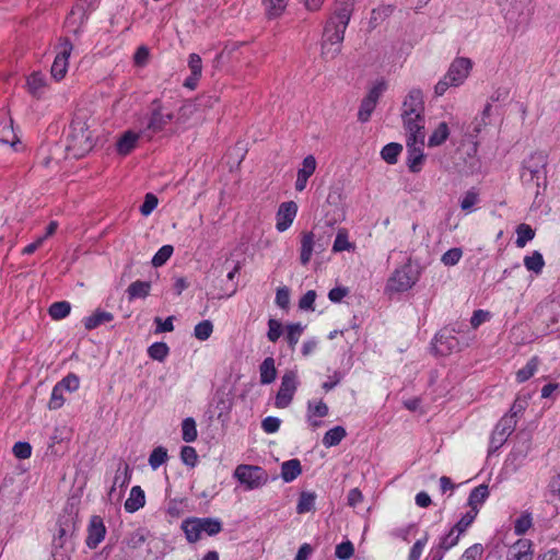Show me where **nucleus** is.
Wrapping results in <instances>:
<instances>
[{"mask_svg":"<svg viewBox=\"0 0 560 560\" xmlns=\"http://www.w3.org/2000/svg\"><path fill=\"white\" fill-rule=\"evenodd\" d=\"M351 12L352 3L350 0L337 2V8L328 20L323 34L322 56L326 60H332L341 52L345 32L349 24Z\"/></svg>","mask_w":560,"mask_h":560,"instance_id":"obj_1","label":"nucleus"},{"mask_svg":"<svg viewBox=\"0 0 560 560\" xmlns=\"http://www.w3.org/2000/svg\"><path fill=\"white\" fill-rule=\"evenodd\" d=\"M401 119L406 132L424 131V95L422 90L412 88L401 104Z\"/></svg>","mask_w":560,"mask_h":560,"instance_id":"obj_2","label":"nucleus"},{"mask_svg":"<svg viewBox=\"0 0 560 560\" xmlns=\"http://www.w3.org/2000/svg\"><path fill=\"white\" fill-rule=\"evenodd\" d=\"M182 529L189 542H196L200 539L202 533L208 536L219 534L222 530V523L212 517H191L183 521Z\"/></svg>","mask_w":560,"mask_h":560,"instance_id":"obj_3","label":"nucleus"},{"mask_svg":"<svg viewBox=\"0 0 560 560\" xmlns=\"http://www.w3.org/2000/svg\"><path fill=\"white\" fill-rule=\"evenodd\" d=\"M407 136V165L412 173H419L424 162L423 145L425 132L420 131H408Z\"/></svg>","mask_w":560,"mask_h":560,"instance_id":"obj_4","label":"nucleus"},{"mask_svg":"<svg viewBox=\"0 0 560 560\" xmlns=\"http://www.w3.org/2000/svg\"><path fill=\"white\" fill-rule=\"evenodd\" d=\"M234 477L247 490L258 489L268 482L266 470L254 465H238L234 470Z\"/></svg>","mask_w":560,"mask_h":560,"instance_id":"obj_5","label":"nucleus"},{"mask_svg":"<svg viewBox=\"0 0 560 560\" xmlns=\"http://www.w3.org/2000/svg\"><path fill=\"white\" fill-rule=\"evenodd\" d=\"M418 277L411 265L397 268L387 281V290L390 292H405L412 288Z\"/></svg>","mask_w":560,"mask_h":560,"instance_id":"obj_6","label":"nucleus"},{"mask_svg":"<svg viewBox=\"0 0 560 560\" xmlns=\"http://www.w3.org/2000/svg\"><path fill=\"white\" fill-rule=\"evenodd\" d=\"M298 371L289 370L281 377L280 388L276 396L275 405L277 408H287L296 392L298 388Z\"/></svg>","mask_w":560,"mask_h":560,"instance_id":"obj_7","label":"nucleus"},{"mask_svg":"<svg viewBox=\"0 0 560 560\" xmlns=\"http://www.w3.org/2000/svg\"><path fill=\"white\" fill-rule=\"evenodd\" d=\"M173 117V113L164 112L161 101L156 98L151 103L150 117L142 132L149 131L151 133H156L163 130L166 125L172 121Z\"/></svg>","mask_w":560,"mask_h":560,"instance_id":"obj_8","label":"nucleus"},{"mask_svg":"<svg viewBox=\"0 0 560 560\" xmlns=\"http://www.w3.org/2000/svg\"><path fill=\"white\" fill-rule=\"evenodd\" d=\"M471 69V59L466 57H457L450 65L445 77L448 79L451 84L454 86H459L469 77Z\"/></svg>","mask_w":560,"mask_h":560,"instance_id":"obj_9","label":"nucleus"},{"mask_svg":"<svg viewBox=\"0 0 560 560\" xmlns=\"http://www.w3.org/2000/svg\"><path fill=\"white\" fill-rule=\"evenodd\" d=\"M67 148L74 156H82L91 151L93 142L89 130L83 127H80L79 130L73 128L72 133L69 136Z\"/></svg>","mask_w":560,"mask_h":560,"instance_id":"obj_10","label":"nucleus"},{"mask_svg":"<svg viewBox=\"0 0 560 560\" xmlns=\"http://www.w3.org/2000/svg\"><path fill=\"white\" fill-rule=\"evenodd\" d=\"M72 51V45L69 40H63L59 46V51L51 66V75L56 80H62L68 71L69 57Z\"/></svg>","mask_w":560,"mask_h":560,"instance_id":"obj_11","label":"nucleus"},{"mask_svg":"<svg viewBox=\"0 0 560 560\" xmlns=\"http://www.w3.org/2000/svg\"><path fill=\"white\" fill-rule=\"evenodd\" d=\"M298 212V206L294 201L282 202L276 214V229L279 232L287 231L293 223Z\"/></svg>","mask_w":560,"mask_h":560,"instance_id":"obj_12","label":"nucleus"},{"mask_svg":"<svg viewBox=\"0 0 560 560\" xmlns=\"http://www.w3.org/2000/svg\"><path fill=\"white\" fill-rule=\"evenodd\" d=\"M106 527L101 516L91 517L88 526L86 546L95 549L105 538Z\"/></svg>","mask_w":560,"mask_h":560,"instance_id":"obj_13","label":"nucleus"},{"mask_svg":"<svg viewBox=\"0 0 560 560\" xmlns=\"http://www.w3.org/2000/svg\"><path fill=\"white\" fill-rule=\"evenodd\" d=\"M316 248L315 234L312 231L302 232L300 240V262L303 266L310 264L313 253Z\"/></svg>","mask_w":560,"mask_h":560,"instance_id":"obj_14","label":"nucleus"},{"mask_svg":"<svg viewBox=\"0 0 560 560\" xmlns=\"http://www.w3.org/2000/svg\"><path fill=\"white\" fill-rule=\"evenodd\" d=\"M506 560H533L532 541L518 539L510 547Z\"/></svg>","mask_w":560,"mask_h":560,"instance_id":"obj_15","label":"nucleus"},{"mask_svg":"<svg viewBox=\"0 0 560 560\" xmlns=\"http://www.w3.org/2000/svg\"><path fill=\"white\" fill-rule=\"evenodd\" d=\"M316 170V160L313 155H307L302 162V167L298 171L295 189L303 191L306 187L308 178Z\"/></svg>","mask_w":560,"mask_h":560,"instance_id":"obj_16","label":"nucleus"},{"mask_svg":"<svg viewBox=\"0 0 560 560\" xmlns=\"http://www.w3.org/2000/svg\"><path fill=\"white\" fill-rule=\"evenodd\" d=\"M434 348L436 352L442 355H447L453 351H458L460 349L457 338L444 332L435 337Z\"/></svg>","mask_w":560,"mask_h":560,"instance_id":"obj_17","label":"nucleus"},{"mask_svg":"<svg viewBox=\"0 0 560 560\" xmlns=\"http://www.w3.org/2000/svg\"><path fill=\"white\" fill-rule=\"evenodd\" d=\"M145 504V494L140 486H133L130 489L128 499L125 502V510L128 513H135Z\"/></svg>","mask_w":560,"mask_h":560,"instance_id":"obj_18","label":"nucleus"},{"mask_svg":"<svg viewBox=\"0 0 560 560\" xmlns=\"http://www.w3.org/2000/svg\"><path fill=\"white\" fill-rule=\"evenodd\" d=\"M26 84H27L28 92L37 98L42 97V95L45 93L46 86H47L46 78L40 72L32 73L27 78Z\"/></svg>","mask_w":560,"mask_h":560,"instance_id":"obj_19","label":"nucleus"},{"mask_svg":"<svg viewBox=\"0 0 560 560\" xmlns=\"http://www.w3.org/2000/svg\"><path fill=\"white\" fill-rule=\"evenodd\" d=\"M140 138V133L128 130L117 141V151L119 154L127 155L135 148Z\"/></svg>","mask_w":560,"mask_h":560,"instance_id":"obj_20","label":"nucleus"},{"mask_svg":"<svg viewBox=\"0 0 560 560\" xmlns=\"http://www.w3.org/2000/svg\"><path fill=\"white\" fill-rule=\"evenodd\" d=\"M489 497V488L487 485H480L474 488L468 498V505L470 510H477L483 504Z\"/></svg>","mask_w":560,"mask_h":560,"instance_id":"obj_21","label":"nucleus"},{"mask_svg":"<svg viewBox=\"0 0 560 560\" xmlns=\"http://www.w3.org/2000/svg\"><path fill=\"white\" fill-rule=\"evenodd\" d=\"M302 472L301 463L299 459H290L281 465V478L285 482H291L296 479Z\"/></svg>","mask_w":560,"mask_h":560,"instance_id":"obj_22","label":"nucleus"},{"mask_svg":"<svg viewBox=\"0 0 560 560\" xmlns=\"http://www.w3.org/2000/svg\"><path fill=\"white\" fill-rule=\"evenodd\" d=\"M85 19L86 14L84 8L82 5H77L67 16L66 26L69 28V31L78 33L80 25L83 24Z\"/></svg>","mask_w":560,"mask_h":560,"instance_id":"obj_23","label":"nucleus"},{"mask_svg":"<svg viewBox=\"0 0 560 560\" xmlns=\"http://www.w3.org/2000/svg\"><path fill=\"white\" fill-rule=\"evenodd\" d=\"M260 373V383L261 384H270L277 377V370L275 366L273 358H266L259 366Z\"/></svg>","mask_w":560,"mask_h":560,"instance_id":"obj_24","label":"nucleus"},{"mask_svg":"<svg viewBox=\"0 0 560 560\" xmlns=\"http://www.w3.org/2000/svg\"><path fill=\"white\" fill-rule=\"evenodd\" d=\"M113 319H114V316L112 313L97 310L92 315L84 318V326L86 329L91 330L102 324L109 323Z\"/></svg>","mask_w":560,"mask_h":560,"instance_id":"obj_25","label":"nucleus"},{"mask_svg":"<svg viewBox=\"0 0 560 560\" xmlns=\"http://www.w3.org/2000/svg\"><path fill=\"white\" fill-rule=\"evenodd\" d=\"M290 0H262L266 14L269 19H276L283 14Z\"/></svg>","mask_w":560,"mask_h":560,"instance_id":"obj_26","label":"nucleus"},{"mask_svg":"<svg viewBox=\"0 0 560 560\" xmlns=\"http://www.w3.org/2000/svg\"><path fill=\"white\" fill-rule=\"evenodd\" d=\"M16 136L13 131L12 119L7 115L0 117V142L5 144H14Z\"/></svg>","mask_w":560,"mask_h":560,"instance_id":"obj_27","label":"nucleus"},{"mask_svg":"<svg viewBox=\"0 0 560 560\" xmlns=\"http://www.w3.org/2000/svg\"><path fill=\"white\" fill-rule=\"evenodd\" d=\"M450 136V128L445 121L440 122L432 131L428 140L429 147H439L443 144Z\"/></svg>","mask_w":560,"mask_h":560,"instance_id":"obj_28","label":"nucleus"},{"mask_svg":"<svg viewBox=\"0 0 560 560\" xmlns=\"http://www.w3.org/2000/svg\"><path fill=\"white\" fill-rule=\"evenodd\" d=\"M316 493L311 491H303L300 494L298 504H296V513L305 514L315 509Z\"/></svg>","mask_w":560,"mask_h":560,"instance_id":"obj_29","label":"nucleus"},{"mask_svg":"<svg viewBox=\"0 0 560 560\" xmlns=\"http://www.w3.org/2000/svg\"><path fill=\"white\" fill-rule=\"evenodd\" d=\"M346 429L341 425H337L325 433L323 444L325 447L336 446L346 438Z\"/></svg>","mask_w":560,"mask_h":560,"instance_id":"obj_30","label":"nucleus"},{"mask_svg":"<svg viewBox=\"0 0 560 560\" xmlns=\"http://www.w3.org/2000/svg\"><path fill=\"white\" fill-rule=\"evenodd\" d=\"M151 290V283L148 281H135L128 289L127 294L129 300L147 298Z\"/></svg>","mask_w":560,"mask_h":560,"instance_id":"obj_31","label":"nucleus"},{"mask_svg":"<svg viewBox=\"0 0 560 560\" xmlns=\"http://www.w3.org/2000/svg\"><path fill=\"white\" fill-rule=\"evenodd\" d=\"M524 266L526 267V269L528 271H533L536 275L541 273L544 266H545V260H544L541 253H539L538 250H535V252H533L532 255L525 256L524 257Z\"/></svg>","mask_w":560,"mask_h":560,"instance_id":"obj_32","label":"nucleus"},{"mask_svg":"<svg viewBox=\"0 0 560 560\" xmlns=\"http://www.w3.org/2000/svg\"><path fill=\"white\" fill-rule=\"evenodd\" d=\"M329 412V408L323 400H310L307 402L306 419L325 418Z\"/></svg>","mask_w":560,"mask_h":560,"instance_id":"obj_33","label":"nucleus"},{"mask_svg":"<svg viewBox=\"0 0 560 560\" xmlns=\"http://www.w3.org/2000/svg\"><path fill=\"white\" fill-rule=\"evenodd\" d=\"M539 360L537 357H533L524 368L520 369L516 372V381L518 383H524L529 380L538 370Z\"/></svg>","mask_w":560,"mask_h":560,"instance_id":"obj_34","label":"nucleus"},{"mask_svg":"<svg viewBox=\"0 0 560 560\" xmlns=\"http://www.w3.org/2000/svg\"><path fill=\"white\" fill-rule=\"evenodd\" d=\"M198 436L197 424L194 418H185L182 422V438L185 442L196 441Z\"/></svg>","mask_w":560,"mask_h":560,"instance_id":"obj_35","label":"nucleus"},{"mask_svg":"<svg viewBox=\"0 0 560 560\" xmlns=\"http://www.w3.org/2000/svg\"><path fill=\"white\" fill-rule=\"evenodd\" d=\"M131 480V469L128 465H124L117 468L113 481V486L119 488L121 491L129 485Z\"/></svg>","mask_w":560,"mask_h":560,"instance_id":"obj_36","label":"nucleus"},{"mask_svg":"<svg viewBox=\"0 0 560 560\" xmlns=\"http://www.w3.org/2000/svg\"><path fill=\"white\" fill-rule=\"evenodd\" d=\"M479 202V192L471 188L467 190L464 196L460 199V209L466 212L470 213L474 211V207Z\"/></svg>","mask_w":560,"mask_h":560,"instance_id":"obj_37","label":"nucleus"},{"mask_svg":"<svg viewBox=\"0 0 560 560\" xmlns=\"http://www.w3.org/2000/svg\"><path fill=\"white\" fill-rule=\"evenodd\" d=\"M516 246L520 248L525 247L527 242L532 241L535 237V231L530 228V225L522 223L516 229Z\"/></svg>","mask_w":560,"mask_h":560,"instance_id":"obj_38","label":"nucleus"},{"mask_svg":"<svg viewBox=\"0 0 560 560\" xmlns=\"http://www.w3.org/2000/svg\"><path fill=\"white\" fill-rule=\"evenodd\" d=\"M401 150V144L395 142L388 143L381 151L382 159L388 164H395Z\"/></svg>","mask_w":560,"mask_h":560,"instance_id":"obj_39","label":"nucleus"},{"mask_svg":"<svg viewBox=\"0 0 560 560\" xmlns=\"http://www.w3.org/2000/svg\"><path fill=\"white\" fill-rule=\"evenodd\" d=\"M71 305L67 301L55 302L50 305L48 313L52 319L59 320L67 317L70 313Z\"/></svg>","mask_w":560,"mask_h":560,"instance_id":"obj_40","label":"nucleus"},{"mask_svg":"<svg viewBox=\"0 0 560 560\" xmlns=\"http://www.w3.org/2000/svg\"><path fill=\"white\" fill-rule=\"evenodd\" d=\"M478 515L477 510L467 511L460 520L453 526V528L459 533L462 536L466 533V530L470 527Z\"/></svg>","mask_w":560,"mask_h":560,"instance_id":"obj_41","label":"nucleus"},{"mask_svg":"<svg viewBox=\"0 0 560 560\" xmlns=\"http://www.w3.org/2000/svg\"><path fill=\"white\" fill-rule=\"evenodd\" d=\"M167 450L163 446H158L149 456V465L155 470L167 460Z\"/></svg>","mask_w":560,"mask_h":560,"instance_id":"obj_42","label":"nucleus"},{"mask_svg":"<svg viewBox=\"0 0 560 560\" xmlns=\"http://www.w3.org/2000/svg\"><path fill=\"white\" fill-rule=\"evenodd\" d=\"M516 424L517 420L513 419V416L504 415L497 423L494 430L508 438L515 430Z\"/></svg>","mask_w":560,"mask_h":560,"instance_id":"obj_43","label":"nucleus"},{"mask_svg":"<svg viewBox=\"0 0 560 560\" xmlns=\"http://www.w3.org/2000/svg\"><path fill=\"white\" fill-rule=\"evenodd\" d=\"M304 327L300 324H290L287 326V341L291 349H294L296 343L299 342L300 337L302 336Z\"/></svg>","mask_w":560,"mask_h":560,"instance_id":"obj_44","label":"nucleus"},{"mask_svg":"<svg viewBox=\"0 0 560 560\" xmlns=\"http://www.w3.org/2000/svg\"><path fill=\"white\" fill-rule=\"evenodd\" d=\"M212 331H213V324L210 320L205 319L195 326L194 336L198 340L205 341L210 338V336L212 335Z\"/></svg>","mask_w":560,"mask_h":560,"instance_id":"obj_45","label":"nucleus"},{"mask_svg":"<svg viewBox=\"0 0 560 560\" xmlns=\"http://www.w3.org/2000/svg\"><path fill=\"white\" fill-rule=\"evenodd\" d=\"M147 540V535L144 530L137 529L130 533L124 540V544L130 549L140 548Z\"/></svg>","mask_w":560,"mask_h":560,"instance_id":"obj_46","label":"nucleus"},{"mask_svg":"<svg viewBox=\"0 0 560 560\" xmlns=\"http://www.w3.org/2000/svg\"><path fill=\"white\" fill-rule=\"evenodd\" d=\"M168 347L165 342H154L148 349V354L151 359L156 361H164L168 354Z\"/></svg>","mask_w":560,"mask_h":560,"instance_id":"obj_47","label":"nucleus"},{"mask_svg":"<svg viewBox=\"0 0 560 560\" xmlns=\"http://www.w3.org/2000/svg\"><path fill=\"white\" fill-rule=\"evenodd\" d=\"M56 385L65 393H74L80 387V378L73 374L70 373L67 376H65L60 382H58Z\"/></svg>","mask_w":560,"mask_h":560,"instance_id":"obj_48","label":"nucleus"},{"mask_svg":"<svg viewBox=\"0 0 560 560\" xmlns=\"http://www.w3.org/2000/svg\"><path fill=\"white\" fill-rule=\"evenodd\" d=\"M429 541V534L424 533L411 547L408 556V560H420L421 555Z\"/></svg>","mask_w":560,"mask_h":560,"instance_id":"obj_49","label":"nucleus"},{"mask_svg":"<svg viewBox=\"0 0 560 560\" xmlns=\"http://www.w3.org/2000/svg\"><path fill=\"white\" fill-rule=\"evenodd\" d=\"M173 250L174 249L172 245L162 246L153 256L152 265L154 267L163 266L171 258Z\"/></svg>","mask_w":560,"mask_h":560,"instance_id":"obj_50","label":"nucleus"},{"mask_svg":"<svg viewBox=\"0 0 560 560\" xmlns=\"http://www.w3.org/2000/svg\"><path fill=\"white\" fill-rule=\"evenodd\" d=\"M351 247L352 245L348 241L347 231L345 229L339 230L332 245V250L335 253H339L343 250H349Z\"/></svg>","mask_w":560,"mask_h":560,"instance_id":"obj_51","label":"nucleus"},{"mask_svg":"<svg viewBox=\"0 0 560 560\" xmlns=\"http://www.w3.org/2000/svg\"><path fill=\"white\" fill-rule=\"evenodd\" d=\"M460 537L462 535L452 527L447 534L440 538L439 542L442 545V548L448 551L458 544Z\"/></svg>","mask_w":560,"mask_h":560,"instance_id":"obj_52","label":"nucleus"},{"mask_svg":"<svg viewBox=\"0 0 560 560\" xmlns=\"http://www.w3.org/2000/svg\"><path fill=\"white\" fill-rule=\"evenodd\" d=\"M483 552L485 549L481 544H474L463 552L459 560H481Z\"/></svg>","mask_w":560,"mask_h":560,"instance_id":"obj_53","label":"nucleus"},{"mask_svg":"<svg viewBox=\"0 0 560 560\" xmlns=\"http://www.w3.org/2000/svg\"><path fill=\"white\" fill-rule=\"evenodd\" d=\"M387 83L385 80H380L373 84V86L370 89L368 95L365 96L366 100L377 104L380 97L382 94L386 91Z\"/></svg>","mask_w":560,"mask_h":560,"instance_id":"obj_54","label":"nucleus"},{"mask_svg":"<svg viewBox=\"0 0 560 560\" xmlns=\"http://www.w3.org/2000/svg\"><path fill=\"white\" fill-rule=\"evenodd\" d=\"M180 459L185 465L195 467L198 463V454L192 446H183L180 450Z\"/></svg>","mask_w":560,"mask_h":560,"instance_id":"obj_55","label":"nucleus"},{"mask_svg":"<svg viewBox=\"0 0 560 560\" xmlns=\"http://www.w3.org/2000/svg\"><path fill=\"white\" fill-rule=\"evenodd\" d=\"M533 525V520L530 514L524 513L522 514L514 523V532L516 535L525 534Z\"/></svg>","mask_w":560,"mask_h":560,"instance_id":"obj_56","label":"nucleus"},{"mask_svg":"<svg viewBox=\"0 0 560 560\" xmlns=\"http://www.w3.org/2000/svg\"><path fill=\"white\" fill-rule=\"evenodd\" d=\"M66 398L63 396V392L55 385L50 395V399L48 402V408L50 410H57L63 406Z\"/></svg>","mask_w":560,"mask_h":560,"instance_id":"obj_57","label":"nucleus"},{"mask_svg":"<svg viewBox=\"0 0 560 560\" xmlns=\"http://www.w3.org/2000/svg\"><path fill=\"white\" fill-rule=\"evenodd\" d=\"M462 256H463V250L458 247H454V248L448 249L447 252H445L442 255L441 261L445 266H455L460 260Z\"/></svg>","mask_w":560,"mask_h":560,"instance_id":"obj_58","label":"nucleus"},{"mask_svg":"<svg viewBox=\"0 0 560 560\" xmlns=\"http://www.w3.org/2000/svg\"><path fill=\"white\" fill-rule=\"evenodd\" d=\"M354 553V547L350 540L337 545L335 556L340 560H348Z\"/></svg>","mask_w":560,"mask_h":560,"instance_id":"obj_59","label":"nucleus"},{"mask_svg":"<svg viewBox=\"0 0 560 560\" xmlns=\"http://www.w3.org/2000/svg\"><path fill=\"white\" fill-rule=\"evenodd\" d=\"M376 104L366 100L365 97L361 102V106L358 113V118L360 121L365 122L370 119L371 114L375 109Z\"/></svg>","mask_w":560,"mask_h":560,"instance_id":"obj_60","label":"nucleus"},{"mask_svg":"<svg viewBox=\"0 0 560 560\" xmlns=\"http://www.w3.org/2000/svg\"><path fill=\"white\" fill-rule=\"evenodd\" d=\"M282 335V325L279 320L270 318L268 320L267 338L271 342H276Z\"/></svg>","mask_w":560,"mask_h":560,"instance_id":"obj_61","label":"nucleus"},{"mask_svg":"<svg viewBox=\"0 0 560 560\" xmlns=\"http://www.w3.org/2000/svg\"><path fill=\"white\" fill-rule=\"evenodd\" d=\"M12 452L16 458L26 459L32 455V446L27 442H16Z\"/></svg>","mask_w":560,"mask_h":560,"instance_id":"obj_62","label":"nucleus"},{"mask_svg":"<svg viewBox=\"0 0 560 560\" xmlns=\"http://www.w3.org/2000/svg\"><path fill=\"white\" fill-rule=\"evenodd\" d=\"M158 202H159V200L155 195L147 194L144 197V201H143L142 206L140 207L141 214L144 217H148L149 214H151L152 211L156 208Z\"/></svg>","mask_w":560,"mask_h":560,"instance_id":"obj_63","label":"nucleus"},{"mask_svg":"<svg viewBox=\"0 0 560 560\" xmlns=\"http://www.w3.org/2000/svg\"><path fill=\"white\" fill-rule=\"evenodd\" d=\"M281 424V420L277 417H267L261 421V428L266 433H276Z\"/></svg>","mask_w":560,"mask_h":560,"instance_id":"obj_64","label":"nucleus"}]
</instances>
